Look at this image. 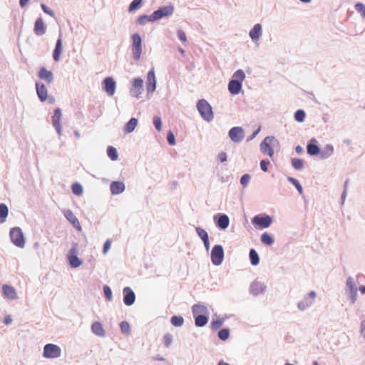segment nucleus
Returning a JSON list of instances; mask_svg holds the SVG:
<instances>
[{
  "label": "nucleus",
  "mask_w": 365,
  "mask_h": 365,
  "mask_svg": "<svg viewBox=\"0 0 365 365\" xmlns=\"http://www.w3.org/2000/svg\"><path fill=\"white\" fill-rule=\"evenodd\" d=\"M206 307L202 305L195 304L192 307V312L195 316V323L197 327H201L205 326L207 323L208 318L205 315H196L197 314L204 313L206 312Z\"/></svg>",
  "instance_id": "nucleus-1"
},
{
  "label": "nucleus",
  "mask_w": 365,
  "mask_h": 365,
  "mask_svg": "<svg viewBox=\"0 0 365 365\" xmlns=\"http://www.w3.org/2000/svg\"><path fill=\"white\" fill-rule=\"evenodd\" d=\"M197 109L201 116L207 121H210L213 118V112L209 103L204 100H200L197 104Z\"/></svg>",
  "instance_id": "nucleus-2"
},
{
  "label": "nucleus",
  "mask_w": 365,
  "mask_h": 365,
  "mask_svg": "<svg viewBox=\"0 0 365 365\" xmlns=\"http://www.w3.org/2000/svg\"><path fill=\"white\" fill-rule=\"evenodd\" d=\"M61 354V348L53 344H47L43 347V356L46 359L58 358Z\"/></svg>",
  "instance_id": "nucleus-3"
},
{
  "label": "nucleus",
  "mask_w": 365,
  "mask_h": 365,
  "mask_svg": "<svg viewBox=\"0 0 365 365\" xmlns=\"http://www.w3.org/2000/svg\"><path fill=\"white\" fill-rule=\"evenodd\" d=\"M275 143H277V140L274 137H272V136L266 137L260 145L261 151L264 154H267L270 158H272L274 155V150L272 149V146L274 145V144Z\"/></svg>",
  "instance_id": "nucleus-4"
},
{
  "label": "nucleus",
  "mask_w": 365,
  "mask_h": 365,
  "mask_svg": "<svg viewBox=\"0 0 365 365\" xmlns=\"http://www.w3.org/2000/svg\"><path fill=\"white\" fill-rule=\"evenodd\" d=\"M10 237L12 242L17 247H24L25 240L21 230L14 227L10 231Z\"/></svg>",
  "instance_id": "nucleus-5"
},
{
  "label": "nucleus",
  "mask_w": 365,
  "mask_h": 365,
  "mask_svg": "<svg viewBox=\"0 0 365 365\" xmlns=\"http://www.w3.org/2000/svg\"><path fill=\"white\" fill-rule=\"evenodd\" d=\"M224 259V250L221 245H215L211 251L212 262L215 265H220Z\"/></svg>",
  "instance_id": "nucleus-6"
},
{
  "label": "nucleus",
  "mask_w": 365,
  "mask_h": 365,
  "mask_svg": "<svg viewBox=\"0 0 365 365\" xmlns=\"http://www.w3.org/2000/svg\"><path fill=\"white\" fill-rule=\"evenodd\" d=\"M133 46L132 51L134 58L138 60L140 58L142 53V40L139 34H135L132 36Z\"/></svg>",
  "instance_id": "nucleus-7"
},
{
  "label": "nucleus",
  "mask_w": 365,
  "mask_h": 365,
  "mask_svg": "<svg viewBox=\"0 0 365 365\" xmlns=\"http://www.w3.org/2000/svg\"><path fill=\"white\" fill-rule=\"evenodd\" d=\"M174 11L173 6H168L160 8L157 11H154L152 14V20H158L163 17L171 15Z\"/></svg>",
  "instance_id": "nucleus-8"
},
{
  "label": "nucleus",
  "mask_w": 365,
  "mask_h": 365,
  "mask_svg": "<svg viewBox=\"0 0 365 365\" xmlns=\"http://www.w3.org/2000/svg\"><path fill=\"white\" fill-rule=\"evenodd\" d=\"M77 252L76 245H75L70 250L68 256L70 265L73 268L78 267L82 264V261L77 257Z\"/></svg>",
  "instance_id": "nucleus-9"
},
{
  "label": "nucleus",
  "mask_w": 365,
  "mask_h": 365,
  "mask_svg": "<svg viewBox=\"0 0 365 365\" xmlns=\"http://www.w3.org/2000/svg\"><path fill=\"white\" fill-rule=\"evenodd\" d=\"M103 90L106 92V93L112 96L114 95L115 91L116 84L115 81L111 77L106 78L103 81Z\"/></svg>",
  "instance_id": "nucleus-10"
},
{
  "label": "nucleus",
  "mask_w": 365,
  "mask_h": 365,
  "mask_svg": "<svg viewBox=\"0 0 365 365\" xmlns=\"http://www.w3.org/2000/svg\"><path fill=\"white\" fill-rule=\"evenodd\" d=\"M229 135L232 141L239 143L245 138V133L242 128L234 127L230 130Z\"/></svg>",
  "instance_id": "nucleus-11"
},
{
  "label": "nucleus",
  "mask_w": 365,
  "mask_h": 365,
  "mask_svg": "<svg viewBox=\"0 0 365 365\" xmlns=\"http://www.w3.org/2000/svg\"><path fill=\"white\" fill-rule=\"evenodd\" d=\"M146 88L148 93H153L156 88V79L154 69H151L147 76Z\"/></svg>",
  "instance_id": "nucleus-12"
},
{
  "label": "nucleus",
  "mask_w": 365,
  "mask_h": 365,
  "mask_svg": "<svg viewBox=\"0 0 365 365\" xmlns=\"http://www.w3.org/2000/svg\"><path fill=\"white\" fill-rule=\"evenodd\" d=\"M316 297V293L314 291H311L308 296L304 297L299 304L298 307L301 310H304L309 306H311L314 301Z\"/></svg>",
  "instance_id": "nucleus-13"
},
{
  "label": "nucleus",
  "mask_w": 365,
  "mask_h": 365,
  "mask_svg": "<svg viewBox=\"0 0 365 365\" xmlns=\"http://www.w3.org/2000/svg\"><path fill=\"white\" fill-rule=\"evenodd\" d=\"M252 222L255 225H259L262 228L268 227L272 223V218L266 215L264 217L256 215L252 220Z\"/></svg>",
  "instance_id": "nucleus-14"
},
{
  "label": "nucleus",
  "mask_w": 365,
  "mask_h": 365,
  "mask_svg": "<svg viewBox=\"0 0 365 365\" xmlns=\"http://www.w3.org/2000/svg\"><path fill=\"white\" fill-rule=\"evenodd\" d=\"M346 286L349 291L350 297L352 303H354L356 300L357 296V288L354 279L349 277L346 280Z\"/></svg>",
  "instance_id": "nucleus-15"
},
{
  "label": "nucleus",
  "mask_w": 365,
  "mask_h": 365,
  "mask_svg": "<svg viewBox=\"0 0 365 365\" xmlns=\"http://www.w3.org/2000/svg\"><path fill=\"white\" fill-rule=\"evenodd\" d=\"M64 216L78 231H81L82 228L81 224L71 210H66L64 212Z\"/></svg>",
  "instance_id": "nucleus-16"
},
{
  "label": "nucleus",
  "mask_w": 365,
  "mask_h": 365,
  "mask_svg": "<svg viewBox=\"0 0 365 365\" xmlns=\"http://www.w3.org/2000/svg\"><path fill=\"white\" fill-rule=\"evenodd\" d=\"M143 91V81L141 78H135L133 81V95L138 98Z\"/></svg>",
  "instance_id": "nucleus-17"
},
{
  "label": "nucleus",
  "mask_w": 365,
  "mask_h": 365,
  "mask_svg": "<svg viewBox=\"0 0 365 365\" xmlns=\"http://www.w3.org/2000/svg\"><path fill=\"white\" fill-rule=\"evenodd\" d=\"M125 294L123 302L127 306L132 305L135 300V294L129 287H125L123 289Z\"/></svg>",
  "instance_id": "nucleus-18"
},
{
  "label": "nucleus",
  "mask_w": 365,
  "mask_h": 365,
  "mask_svg": "<svg viewBox=\"0 0 365 365\" xmlns=\"http://www.w3.org/2000/svg\"><path fill=\"white\" fill-rule=\"evenodd\" d=\"M61 111L60 108H56L54 110L53 115L52 117V123L53 126L55 127L57 132L60 134L61 131Z\"/></svg>",
  "instance_id": "nucleus-19"
},
{
  "label": "nucleus",
  "mask_w": 365,
  "mask_h": 365,
  "mask_svg": "<svg viewBox=\"0 0 365 365\" xmlns=\"http://www.w3.org/2000/svg\"><path fill=\"white\" fill-rule=\"evenodd\" d=\"M36 88L38 97L39 98L40 101L44 102L48 97L47 88L43 83L38 82L36 83Z\"/></svg>",
  "instance_id": "nucleus-20"
},
{
  "label": "nucleus",
  "mask_w": 365,
  "mask_h": 365,
  "mask_svg": "<svg viewBox=\"0 0 365 365\" xmlns=\"http://www.w3.org/2000/svg\"><path fill=\"white\" fill-rule=\"evenodd\" d=\"M46 28L44 25V22L41 18L36 19L34 24V31L37 36H42L46 33Z\"/></svg>",
  "instance_id": "nucleus-21"
},
{
  "label": "nucleus",
  "mask_w": 365,
  "mask_h": 365,
  "mask_svg": "<svg viewBox=\"0 0 365 365\" xmlns=\"http://www.w3.org/2000/svg\"><path fill=\"white\" fill-rule=\"evenodd\" d=\"M38 77L41 79L44 80L48 84L53 81V73L43 67L40 69L38 72Z\"/></svg>",
  "instance_id": "nucleus-22"
},
{
  "label": "nucleus",
  "mask_w": 365,
  "mask_h": 365,
  "mask_svg": "<svg viewBox=\"0 0 365 365\" xmlns=\"http://www.w3.org/2000/svg\"><path fill=\"white\" fill-rule=\"evenodd\" d=\"M242 88V83L239 81L231 80L228 84L229 91L232 95H237L240 93Z\"/></svg>",
  "instance_id": "nucleus-23"
},
{
  "label": "nucleus",
  "mask_w": 365,
  "mask_h": 365,
  "mask_svg": "<svg viewBox=\"0 0 365 365\" xmlns=\"http://www.w3.org/2000/svg\"><path fill=\"white\" fill-rule=\"evenodd\" d=\"M317 140L313 138L311 140V143L307 145V153L310 155H316L319 154L320 149L317 145H316Z\"/></svg>",
  "instance_id": "nucleus-24"
},
{
  "label": "nucleus",
  "mask_w": 365,
  "mask_h": 365,
  "mask_svg": "<svg viewBox=\"0 0 365 365\" xmlns=\"http://www.w3.org/2000/svg\"><path fill=\"white\" fill-rule=\"evenodd\" d=\"M125 190V185L122 182L115 181L110 185V191L113 194L117 195L123 192Z\"/></svg>",
  "instance_id": "nucleus-25"
},
{
  "label": "nucleus",
  "mask_w": 365,
  "mask_h": 365,
  "mask_svg": "<svg viewBox=\"0 0 365 365\" xmlns=\"http://www.w3.org/2000/svg\"><path fill=\"white\" fill-rule=\"evenodd\" d=\"M262 35V26L257 24L250 31V36L252 40H258Z\"/></svg>",
  "instance_id": "nucleus-26"
},
{
  "label": "nucleus",
  "mask_w": 365,
  "mask_h": 365,
  "mask_svg": "<svg viewBox=\"0 0 365 365\" xmlns=\"http://www.w3.org/2000/svg\"><path fill=\"white\" fill-rule=\"evenodd\" d=\"M2 289L6 297L10 299L16 298V292L13 287L4 285Z\"/></svg>",
  "instance_id": "nucleus-27"
},
{
  "label": "nucleus",
  "mask_w": 365,
  "mask_h": 365,
  "mask_svg": "<svg viewBox=\"0 0 365 365\" xmlns=\"http://www.w3.org/2000/svg\"><path fill=\"white\" fill-rule=\"evenodd\" d=\"M62 52V39L59 38L56 44L55 49L53 53V58L55 61H58L60 60V56Z\"/></svg>",
  "instance_id": "nucleus-28"
},
{
  "label": "nucleus",
  "mask_w": 365,
  "mask_h": 365,
  "mask_svg": "<svg viewBox=\"0 0 365 365\" xmlns=\"http://www.w3.org/2000/svg\"><path fill=\"white\" fill-rule=\"evenodd\" d=\"M229 223L230 220L226 215H220L217 220H216L217 227L223 230L226 229L229 226Z\"/></svg>",
  "instance_id": "nucleus-29"
},
{
  "label": "nucleus",
  "mask_w": 365,
  "mask_h": 365,
  "mask_svg": "<svg viewBox=\"0 0 365 365\" xmlns=\"http://www.w3.org/2000/svg\"><path fill=\"white\" fill-rule=\"evenodd\" d=\"M91 329L92 331L98 336H105V330L102 324L98 322H96L92 324Z\"/></svg>",
  "instance_id": "nucleus-30"
},
{
  "label": "nucleus",
  "mask_w": 365,
  "mask_h": 365,
  "mask_svg": "<svg viewBox=\"0 0 365 365\" xmlns=\"http://www.w3.org/2000/svg\"><path fill=\"white\" fill-rule=\"evenodd\" d=\"M138 119L132 118L125 125L124 131L125 133H130L133 132L138 125Z\"/></svg>",
  "instance_id": "nucleus-31"
},
{
  "label": "nucleus",
  "mask_w": 365,
  "mask_h": 365,
  "mask_svg": "<svg viewBox=\"0 0 365 365\" xmlns=\"http://www.w3.org/2000/svg\"><path fill=\"white\" fill-rule=\"evenodd\" d=\"M264 290V287L263 285L259 282H255L251 286V292L252 294L257 295L261 292H263Z\"/></svg>",
  "instance_id": "nucleus-32"
},
{
  "label": "nucleus",
  "mask_w": 365,
  "mask_h": 365,
  "mask_svg": "<svg viewBox=\"0 0 365 365\" xmlns=\"http://www.w3.org/2000/svg\"><path fill=\"white\" fill-rule=\"evenodd\" d=\"M250 258L252 265H257L259 262V257L257 252L254 249H251L250 251Z\"/></svg>",
  "instance_id": "nucleus-33"
},
{
  "label": "nucleus",
  "mask_w": 365,
  "mask_h": 365,
  "mask_svg": "<svg viewBox=\"0 0 365 365\" xmlns=\"http://www.w3.org/2000/svg\"><path fill=\"white\" fill-rule=\"evenodd\" d=\"M261 241L264 245H272L274 243L273 238L266 232L261 235Z\"/></svg>",
  "instance_id": "nucleus-34"
},
{
  "label": "nucleus",
  "mask_w": 365,
  "mask_h": 365,
  "mask_svg": "<svg viewBox=\"0 0 365 365\" xmlns=\"http://www.w3.org/2000/svg\"><path fill=\"white\" fill-rule=\"evenodd\" d=\"M245 74L244 71L241 69H239L234 73L232 80L239 81V82L242 83V82L245 80Z\"/></svg>",
  "instance_id": "nucleus-35"
},
{
  "label": "nucleus",
  "mask_w": 365,
  "mask_h": 365,
  "mask_svg": "<svg viewBox=\"0 0 365 365\" xmlns=\"http://www.w3.org/2000/svg\"><path fill=\"white\" fill-rule=\"evenodd\" d=\"M333 153H334V148H333L332 145H327L324 148V150L322 153L321 157L322 158H327L329 157L331 155H332Z\"/></svg>",
  "instance_id": "nucleus-36"
},
{
  "label": "nucleus",
  "mask_w": 365,
  "mask_h": 365,
  "mask_svg": "<svg viewBox=\"0 0 365 365\" xmlns=\"http://www.w3.org/2000/svg\"><path fill=\"white\" fill-rule=\"evenodd\" d=\"M107 154L112 160H115L118 158L117 150L115 148L109 146L107 149Z\"/></svg>",
  "instance_id": "nucleus-37"
},
{
  "label": "nucleus",
  "mask_w": 365,
  "mask_h": 365,
  "mask_svg": "<svg viewBox=\"0 0 365 365\" xmlns=\"http://www.w3.org/2000/svg\"><path fill=\"white\" fill-rule=\"evenodd\" d=\"M292 165L296 170H301L304 167V161L299 158H293Z\"/></svg>",
  "instance_id": "nucleus-38"
},
{
  "label": "nucleus",
  "mask_w": 365,
  "mask_h": 365,
  "mask_svg": "<svg viewBox=\"0 0 365 365\" xmlns=\"http://www.w3.org/2000/svg\"><path fill=\"white\" fill-rule=\"evenodd\" d=\"M184 319L182 317L174 316L171 318V323L175 327H180L183 324Z\"/></svg>",
  "instance_id": "nucleus-39"
},
{
  "label": "nucleus",
  "mask_w": 365,
  "mask_h": 365,
  "mask_svg": "<svg viewBox=\"0 0 365 365\" xmlns=\"http://www.w3.org/2000/svg\"><path fill=\"white\" fill-rule=\"evenodd\" d=\"M230 331L228 329H222L219 331L218 336L220 339L225 341L229 338Z\"/></svg>",
  "instance_id": "nucleus-40"
},
{
  "label": "nucleus",
  "mask_w": 365,
  "mask_h": 365,
  "mask_svg": "<svg viewBox=\"0 0 365 365\" xmlns=\"http://www.w3.org/2000/svg\"><path fill=\"white\" fill-rule=\"evenodd\" d=\"M294 118L298 122H303L305 118V113L302 110H298L294 113Z\"/></svg>",
  "instance_id": "nucleus-41"
},
{
  "label": "nucleus",
  "mask_w": 365,
  "mask_h": 365,
  "mask_svg": "<svg viewBox=\"0 0 365 365\" xmlns=\"http://www.w3.org/2000/svg\"><path fill=\"white\" fill-rule=\"evenodd\" d=\"M143 0H133L129 6L128 11L130 12L137 9L140 6Z\"/></svg>",
  "instance_id": "nucleus-42"
},
{
  "label": "nucleus",
  "mask_w": 365,
  "mask_h": 365,
  "mask_svg": "<svg viewBox=\"0 0 365 365\" xmlns=\"http://www.w3.org/2000/svg\"><path fill=\"white\" fill-rule=\"evenodd\" d=\"M72 192L77 195H81L83 192V187L79 183H74L72 185Z\"/></svg>",
  "instance_id": "nucleus-43"
},
{
  "label": "nucleus",
  "mask_w": 365,
  "mask_h": 365,
  "mask_svg": "<svg viewBox=\"0 0 365 365\" xmlns=\"http://www.w3.org/2000/svg\"><path fill=\"white\" fill-rule=\"evenodd\" d=\"M355 9L358 13L361 14L362 17H365V5L362 3H357L355 4Z\"/></svg>",
  "instance_id": "nucleus-44"
},
{
  "label": "nucleus",
  "mask_w": 365,
  "mask_h": 365,
  "mask_svg": "<svg viewBox=\"0 0 365 365\" xmlns=\"http://www.w3.org/2000/svg\"><path fill=\"white\" fill-rule=\"evenodd\" d=\"M196 232L198 235V236L203 240H207L209 237H208V234L207 232L203 230L202 228L201 227H196Z\"/></svg>",
  "instance_id": "nucleus-45"
},
{
  "label": "nucleus",
  "mask_w": 365,
  "mask_h": 365,
  "mask_svg": "<svg viewBox=\"0 0 365 365\" xmlns=\"http://www.w3.org/2000/svg\"><path fill=\"white\" fill-rule=\"evenodd\" d=\"M120 330L123 333L128 334L130 333V325L127 322H122L120 324Z\"/></svg>",
  "instance_id": "nucleus-46"
},
{
  "label": "nucleus",
  "mask_w": 365,
  "mask_h": 365,
  "mask_svg": "<svg viewBox=\"0 0 365 365\" xmlns=\"http://www.w3.org/2000/svg\"><path fill=\"white\" fill-rule=\"evenodd\" d=\"M222 323L221 319L213 320L210 324V327L212 330H217L222 325Z\"/></svg>",
  "instance_id": "nucleus-47"
},
{
  "label": "nucleus",
  "mask_w": 365,
  "mask_h": 365,
  "mask_svg": "<svg viewBox=\"0 0 365 365\" xmlns=\"http://www.w3.org/2000/svg\"><path fill=\"white\" fill-rule=\"evenodd\" d=\"M152 20V15L150 16L148 15H143L140 16L138 19V23L139 24H145L148 21H150Z\"/></svg>",
  "instance_id": "nucleus-48"
},
{
  "label": "nucleus",
  "mask_w": 365,
  "mask_h": 365,
  "mask_svg": "<svg viewBox=\"0 0 365 365\" xmlns=\"http://www.w3.org/2000/svg\"><path fill=\"white\" fill-rule=\"evenodd\" d=\"M153 124H154L156 130H158V131H160L161 130L162 122H161V118L160 117H158V116L154 117Z\"/></svg>",
  "instance_id": "nucleus-49"
},
{
  "label": "nucleus",
  "mask_w": 365,
  "mask_h": 365,
  "mask_svg": "<svg viewBox=\"0 0 365 365\" xmlns=\"http://www.w3.org/2000/svg\"><path fill=\"white\" fill-rule=\"evenodd\" d=\"M250 180V175L248 174H245L241 177L240 183L243 185V187H246Z\"/></svg>",
  "instance_id": "nucleus-50"
},
{
  "label": "nucleus",
  "mask_w": 365,
  "mask_h": 365,
  "mask_svg": "<svg viewBox=\"0 0 365 365\" xmlns=\"http://www.w3.org/2000/svg\"><path fill=\"white\" fill-rule=\"evenodd\" d=\"M173 341V336L170 334H167L163 337V342L165 346H169Z\"/></svg>",
  "instance_id": "nucleus-51"
},
{
  "label": "nucleus",
  "mask_w": 365,
  "mask_h": 365,
  "mask_svg": "<svg viewBox=\"0 0 365 365\" xmlns=\"http://www.w3.org/2000/svg\"><path fill=\"white\" fill-rule=\"evenodd\" d=\"M103 292H104L106 298L108 300H110L112 299V291H111L110 288L108 286H104Z\"/></svg>",
  "instance_id": "nucleus-52"
},
{
  "label": "nucleus",
  "mask_w": 365,
  "mask_h": 365,
  "mask_svg": "<svg viewBox=\"0 0 365 365\" xmlns=\"http://www.w3.org/2000/svg\"><path fill=\"white\" fill-rule=\"evenodd\" d=\"M289 180L293 184L295 185V187H297V189L298 190V191L302 193V185H300V183L299 182V181L294 178H289Z\"/></svg>",
  "instance_id": "nucleus-53"
},
{
  "label": "nucleus",
  "mask_w": 365,
  "mask_h": 365,
  "mask_svg": "<svg viewBox=\"0 0 365 365\" xmlns=\"http://www.w3.org/2000/svg\"><path fill=\"white\" fill-rule=\"evenodd\" d=\"M8 207L4 204H1V222L4 221V219L8 215Z\"/></svg>",
  "instance_id": "nucleus-54"
},
{
  "label": "nucleus",
  "mask_w": 365,
  "mask_h": 365,
  "mask_svg": "<svg viewBox=\"0 0 365 365\" xmlns=\"http://www.w3.org/2000/svg\"><path fill=\"white\" fill-rule=\"evenodd\" d=\"M168 142L170 145H173L175 143V135L172 132H169L167 136Z\"/></svg>",
  "instance_id": "nucleus-55"
},
{
  "label": "nucleus",
  "mask_w": 365,
  "mask_h": 365,
  "mask_svg": "<svg viewBox=\"0 0 365 365\" xmlns=\"http://www.w3.org/2000/svg\"><path fill=\"white\" fill-rule=\"evenodd\" d=\"M41 6V9H43V11L46 14H47L51 16H54L53 11L51 9H50L46 5H45L44 4H42Z\"/></svg>",
  "instance_id": "nucleus-56"
},
{
  "label": "nucleus",
  "mask_w": 365,
  "mask_h": 365,
  "mask_svg": "<svg viewBox=\"0 0 365 365\" xmlns=\"http://www.w3.org/2000/svg\"><path fill=\"white\" fill-rule=\"evenodd\" d=\"M178 36L180 41H182V42L185 43L187 41L185 33L182 30H178Z\"/></svg>",
  "instance_id": "nucleus-57"
},
{
  "label": "nucleus",
  "mask_w": 365,
  "mask_h": 365,
  "mask_svg": "<svg viewBox=\"0 0 365 365\" xmlns=\"http://www.w3.org/2000/svg\"><path fill=\"white\" fill-rule=\"evenodd\" d=\"M269 164V161H266L264 160H261L260 162V167H261V169L264 171V172H267V165Z\"/></svg>",
  "instance_id": "nucleus-58"
},
{
  "label": "nucleus",
  "mask_w": 365,
  "mask_h": 365,
  "mask_svg": "<svg viewBox=\"0 0 365 365\" xmlns=\"http://www.w3.org/2000/svg\"><path fill=\"white\" fill-rule=\"evenodd\" d=\"M110 245H111L110 241L109 240H106V242L104 243V245H103V252L104 254H106L108 252V251L110 248Z\"/></svg>",
  "instance_id": "nucleus-59"
},
{
  "label": "nucleus",
  "mask_w": 365,
  "mask_h": 365,
  "mask_svg": "<svg viewBox=\"0 0 365 365\" xmlns=\"http://www.w3.org/2000/svg\"><path fill=\"white\" fill-rule=\"evenodd\" d=\"M360 333L361 334V336L365 338V320H363L361 322V326H360Z\"/></svg>",
  "instance_id": "nucleus-60"
},
{
  "label": "nucleus",
  "mask_w": 365,
  "mask_h": 365,
  "mask_svg": "<svg viewBox=\"0 0 365 365\" xmlns=\"http://www.w3.org/2000/svg\"><path fill=\"white\" fill-rule=\"evenodd\" d=\"M218 159L220 162L223 163L227 160V155L225 152H222L218 155Z\"/></svg>",
  "instance_id": "nucleus-61"
},
{
  "label": "nucleus",
  "mask_w": 365,
  "mask_h": 365,
  "mask_svg": "<svg viewBox=\"0 0 365 365\" xmlns=\"http://www.w3.org/2000/svg\"><path fill=\"white\" fill-rule=\"evenodd\" d=\"M12 322V318L11 316H7L4 320V323L6 325L10 324Z\"/></svg>",
  "instance_id": "nucleus-62"
},
{
  "label": "nucleus",
  "mask_w": 365,
  "mask_h": 365,
  "mask_svg": "<svg viewBox=\"0 0 365 365\" xmlns=\"http://www.w3.org/2000/svg\"><path fill=\"white\" fill-rule=\"evenodd\" d=\"M29 1V0H20L19 4L22 7H24L28 4Z\"/></svg>",
  "instance_id": "nucleus-63"
},
{
  "label": "nucleus",
  "mask_w": 365,
  "mask_h": 365,
  "mask_svg": "<svg viewBox=\"0 0 365 365\" xmlns=\"http://www.w3.org/2000/svg\"><path fill=\"white\" fill-rule=\"evenodd\" d=\"M295 150H296V152L299 154H301L303 152V148L299 145L297 146Z\"/></svg>",
  "instance_id": "nucleus-64"
}]
</instances>
